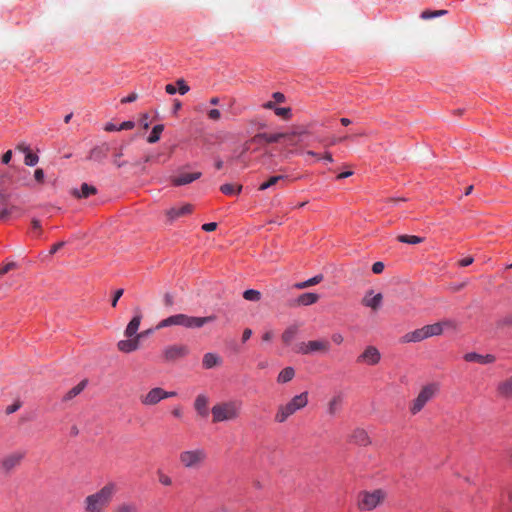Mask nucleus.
Listing matches in <instances>:
<instances>
[{
    "mask_svg": "<svg viewBox=\"0 0 512 512\" xmlns=\"http://www.w3.org/2000/svg\"><path fill=\"white\" fill-rule=\"evenodd\" d=\"M192 209L193 207L190 204H185L181 207H173L166 211V216L168 218V221L172 223L174 220L190 214L192 212Z\"/></svg>",
    "mask_w": 512,
    "mask_h": 512,
    "instance_id": "nucleus-17",
    "label": "nucleus"
},
{
    "mask_svg": "<svg viewBox=\"0 0 512 512\" xmlns=\"http://www.w3.org/2000/svg\"><path fill=\"white\" fill-rule=\"evenodd\" d=\"M425 329H426L428 338L433 337V336H439L443 333V326H442V324H440V322L430 324V325H425Z\"/></svg>",
    "mask_w": 512,
    "mask_h": 512,
    "instance_id": "nucleus-34",
    "label": "nucleus"
},
{
    "mask_svg": "<svg viewBox=\"0 0 512 512\" xmlns=\"http://www.w3.org/2000/svg\"><path fill=\"white\" fill-rule=\"evenodd\" d=\"M216 228H217V223H215V222H210V223H206V224L202 225V229L206 232H212V231L216 230Z\"/></svg>",
    "mask_w": 512,
    "mask_h": 512,
    "instance_id": "nucleus-58",
    "label": "nucleus"
},
{
    "mask_svg": "<svg viewBox=\"0 0 512 512\" xmlns=\"http://www.w3.org/2000/svg\"><path fill=\"white\" fill-rule=\"evenodd\" d=\"M190 353V349L185 344H172L166 346L162 351L163 361L173 363L185 358Z\"/></svg>",
    "mask_w": 512,
    "mask_h": 512,
    "instance_id": "nucleus-10",
    "label": "nucleus"
},
{
    "mask_svg": "<svg viewBox=\"0 0 512 512\" xmlns=\"http://www.w3.org/2000/svg\"><path fill=\"white\" fill-rule=\"evenodd\" d=\"M177 393L175 391H165L161 387H155L152 388L150 391H148L145 395H142L140 397V401L145 406H154L158 404L161 400L175 397Z\"/></svg>",
    "mask_w": 512,
    "mask_h": 512,
    "instance_id": "nucleus-11",
    "label": "nucleus"
},
{
    "mask_svg": "<svg viewBox=\"0 0 512 512\" xmlns=\"http://www.w3.org/2000/svg\"><path fill=\"white\" fill-rule=\"evenodd\" d=\"M25 457L24 451H13L0 458V472L7 476L20 466Z\"/></svg>",
    "mask_w": 512,
    "mask_h": 512,
    "instance_id": "nucleus-8",
    "label": "nucleus"
},
{
    "mask_svg": "<svg viewBox=\"0 0 512 512\" xmlns=\"http://www.w3.org/2000/svg\"><path fill=\"white\" fill-rule=\"evenodd\" d=\"M446 13H447L446 10H436V11L425 10L421 13V18L424 20H428V19H431L436 16L444 15Z\"/></svg>",
    "mask_w": 512,
    "mask_h": 512,
    "instance_id": "nucleus-42",
    "label": "nucleus"
},
{
    "mask_svg": "<svg viewBox=\"0 0 512 512\" xmlns=\"http://www.w3.org/2000/svg\"><path fill=\"white\" fill-rule=\"evenodd\" d=\"M275 114L284 119H288L291 116V109L286 107L275 108Z\"/></svg>",
    "mask_w": 512,
    "mask_h": 512,
    "instance_id": "nucleus-45",
    "label": "nucleus"
},
{
    "mask_svg": "<svg viewBox=\"0 0 512 512\" xmlns=\"http://www.w3.org/2000/svg\"><path fill=\"white\" fill-rule=\"evenodd\" d=\"M163 303L166 307H171L174 304V297L170 293H165Z\"/></svg>",
    "mask_w": 512,
    "mask_h": 512,
    "instance_id": "nucleus-55",
    "label": "nucleus"
},
{
    "mask_svg": "<svg viewBox=\"0 0 512 512\" xmlns=\"http://www.w3.org/2000/svg\"><path fill=\"white\" fill-rule=\"evenodd\" d=\"M497 394L503 399H512V375L500 381L497 385Z\"/></svg>",
    "mask_w": 512,
    "mask_h": 512,
    "instance_id": "nucleus-18",
    "label": "nucleus"
},
{
    "mask_svg": "<svg viewBox=\"0 0 512 512\" xmlns=\"http://www.w3.org/2000/svg\"><path fill=\"white\" fill-rule=\"evenodd\" d=\"M87 385V380H82L80 383H78L76 386H74L73 388H71L62 398V400L64 402H68L70 400H72L74 397H76L77 395H79L83 390L84 388L86 387Z\"/></svg>",
    "mask_w": 512,
    "mask_h": 512,
    "instance_id": "nucleus-29",
    "label": "nucleus"
},
{
    "mask_svg": "<svg viewBox=\"0 0 512 512\" xmlns=\"http://www.w3.org/2000/svg\"><path fill=\"white\" fill-rule=\"evenodd\" d=\"M473 261H474V259L472 257H466L459 261V265L462 267H466V266H469L470 264H472Z\"/></svg>",
    "mask_w": 512,
    "mask_h": 512,
    "instance_id": "nucleus-64",
    "label": "nucleus"
},
{
    "mask_svg": "<svg viewBox=\"0 0 512 512\" xmlns=\"http://www.w3.org/2000/svg\"><path fill=\"white\" fill-rule=\"evenodd\" d=\"M156 473L159 483L163 486H171L173 484L172 478L164 473L161 469H158Z\"/></svg>",
    "mask_w": 512,
    "mask_h": 512,
    "instance_id": "nucleus-40",
    "label": "nucleus"
},
{
    "mask_svg": "<svg viewBox=\"0 0 512 512\" xmlns=\"http://www.w3.org/2000/svg\"><path fill=\"white\" fill-rule=\"evenodd\" d=\"M272 97L274 98V100L277 102V103H282L285 101V96L284 94L280 93V92H275L273 93Z\"/></svg>",
    "mask_w": 512,
    "mask_h": 512,
    "instance_id": "nucleus-63",
    "label": "nucleus"
},
{
    "mask_svg": "<svg viewBox=\"0 0 512 512\" xmlns=\"http://www.w3.org/2000/svg\"><path fill=\"white\" fill-rule=\"evenodd\" d=\"M322 280H323V275L318 274V275L306 280L305 283H306L307 287H311V286L319 284L320 282H322Z\"/></svg>",
    "mask_w": 512,
    "mask_h": 512,
    "instance_id": "nucleus-48",
    "label": "nucleus"
},
{
    "mask_svg": "<svg viewBox=\"0 0 512 512\" xmlns=\"http://www.w3.org/2000/svg\"><path fill=\"white\" fill-rule=\"evenodd\" d=\"M467 362H476L480 364H490L495 361V356L492 354L481 355L475 352L467 353L464 356Z\"/></svg>",
    "mask_w": 512,
    "mask_h": 512,
    "instance_id": "nucleus-22",
    "label": "nucleus"
},
{
    "mask_svg": "<svg viewBox=\"0 0 512 512\" xmlns=\"http://www.w3.org/2000/svg\"><path fill=\"white\" fill-rule=\"evenodd\" d=\"M343 403V397L341 395L333 396L327 404V413L330 416H335L341 409Z\"/></svg>",
    "mask_w": 512,
    "mask_h": 512,
    "instance_id": "nucleus-26",
    "label": "nucleus"
},
{
    "mask_svg": "<svg viewBox=\"0 0 512 512\" xmlns=\"http://www.w3.org/2000/svg\"><path fill=\"white\" fill-rule=\"evenodd\" d=\"M201 172L193 173H182L178 176L173 177L172 183L174 186L187 185L201 177Z\"/></svg>",
    "mask_w": 512,
    "mask_h": 512,
    "instance_id": "nucleus-21",
    "label": "nucleus"
},
{
    "mask_svg": "<svg viewBox=\"0 0 512 512\" xmlns=\"http://www.w3.org/2000/svg\"><path fill=\"white\" fill-rule=\"evenodd\" d=\"M176 84L178 86V91L181 95L186 94L189 91V86L186 84V82L183 79H178L176 81Z\"/></svg>",
    "mask_w": 512,
    "mask_h": 512,
    "instance_id": "nucleus-47",
    "label": "nucleus"
},
{
    "mask_svg": "<svg viewBox=\"0 0 512 512\" xmlns=\"http://www.w3.org/2000/svg\"><path fill=\"white\" fill-rule=\"evenodd\" d=\"M122 156H123V146H121L120 149L118 151H116L113 156L112 162L117 168H122L127 164L126 161H122L120 159Z\"/></svg>",
    "mask_w": 512,
    "mask_h": 512,
    "instance_id": "nucleus-41",
    "label": "nucleus"
},
{
    "mask_svg": "<svg viewBox=\"0 0 512 512\" xmlns=\"http://www.w3.org/2000/svg\"><path fill=\"white\" fill-rule=\"evenodd\" d=\"M382 300L383 295L381 293L374 294L373 290H369L365 293L361 303L363 306L377 311L382 305Z\"/></svg>",
    "mask_w": 512,
    "mask_h": 512,
    "instance_id": "nucleus-13",
    "label": "nucleus"
},
{
    "mask_svg": "<svg viewBox=\"0 0 512 512\" xmlns=\"http://www.w3.org/2000/svg\"><path fill=\"white\" fill-rule=\"evenodd\" d=\"M384 267H385V266H384V263H383V262L378 261V262H375V263L372 265V271H373V273H375V274H380V273H382V272H383Z\"/></svg>",
    "mask_w": 512,
    "mask_h": 512,
    "instance_id": "nucleus-54",
    "label": "nucleus"
},
{
    "mask_svg": "<svg viewBox=\"0 0 512 512\" xmlns=\"http://www.w3.org/2000/svg\"><path fill=\"white\" fill-rule=\"evenodd\" d=\"M123 293H124V290H123V289H117V290L114 292V295H113V298H112V301H111V305H112V307H116L117 302H118V300L122 297Z\"/></svg>",
    "mask_w": 512,
    "mask_h": 512,
    "instance_id": "nucleus-53",
    "label": "nucleus"
},
{
    "mask_svg": "<svg viewBox=\"0 0 512 512\" xmlns=\"http://www.w3.org/2000/svg\"><path fill=\"white\" fill-rule=\"evenodd\" d=\"M242 402L239 400H231L215 404L212 409V422L219 423L224 421H233L237 419L241 413Z\"/></svg>",
    "mask_w": 512,
    "mask_h": 512,
    "instance_id": "nucleus-2",
    "label": "nucleus"
},
{
    "mask_svg": "<svg viewBox=\"0 0 512 512\" xmlns=\"http://www.w3.org/2000/svg\"><path fill=\"white\" fill-rule=\"evenodd\" d=\"M297 333H298V327L296 325L289 326L288 328L285 329V331L283 332V334L281 336L282 341L286 345H289L294 340Z\"/></svg>",
    "mask_w": 512,
    "mask_h": 512,
    "instance_id": "nucleus-31",
    "label": "nucleus"
},
{
    "mask_svg": "<svg viewBox=\"0 0 512 512\" xmlns=\"http://www.w3.org/2000/svg\"><path fill=\"white\" fill-rule=\"evenodd\" d=\"M142 334L131 337V339L120 340L117 343V348L124 353H130L136 351L140 346V339Z\"/></svg>",
    "mask_w": 512,
    "mask_h": 512,
    "instance_id": "nucleus-14",
    "label": "nucleus"
},
{
    "mask_svg": "<svg viewBox=\"0 0 512 512\" xmlns=\"http://www.w3.org/2000/svg\"><path fill=\"white\" fill-rule=\"evenodd\" d=\"M285 178H286V176H284V175H276V176H272V177H270L266 182H263V183L259 186L258 190H259V191H264V190H266V189H268V188H270V187H272V186L276 185L280 180H283V179H285Z\"/></svg>",
    "mask_w": 512,
    "mask_h": 512,
    "instance_id": "nucleus-36",
    "label": "nucleus"
},
{
    "mask_svg": "<svg viewBox=\"0 0 512 512\" xmlns=\"http://www.w3.org/2000/svg\"><path fill=\"white\" fill-rule=\"evenodd\" d=\"M439 387L436 383H430L422 387L418 396L412 401L410 412L415 415L437 394Z\"/></svg>",
    "mask_w": 512,
    "mask_h": 512,
    "instance_id": "nucleus-6",
    "label": "nucleus"
},
{
    "mask_svg": "<svg viewBox=\"0 0 512 512\" xmlns=\"http://www.w3.org/2000/svg\"><path fill=\"white\" fill-rule=\"evenodd\" d=\"M427 338L428 337H427L426 329H425V326H423L422 328L416 329L414 331L408 332L405 335H403L400 338V342L401 343H412V342L416 343V342L423 341Z\"/></svg>",
    "mask_w": 512,
    "mask_h": 512,
    "instance_id": "nucleus-16",
    "label": "nucleus"
},
{
    "mask_svg": "<svg viewBox=\"0 0 512 512\" xmlns=\"http://www.w3.org/2000/svg\"><path fill=\"white\" fill-rule=\"evenodd\" d=\"M135 127V123L133 121H125L118 126V129L121 130H130Z\"/></svg>",
    "mask_w": 512,
    "mask_h": 512,
    "instance_id": "nucleus-57",
    "label": "nucleus"
},
{
    "mask_svg": "<svg viewBox=\"0 0 512 512\" xmlns=\"http://www.w3.org/2000/svg\"><path fill=\"white\" fill-rule=\"evenodd\" d=\"M11 158H12V151L11 150L6 151L2 156V163L8 164L10 162Z\"/></svg>",
    "mask_w": 512,
    "mask_h": 512,
    "instance_id": "nucleus-62",
    "label": "nucleus"
},
{
    "mask_svg": "<svg viewBox=\"0 0 512 512\" xmlns=\"http://www.w3.org/2000/svg\"><path fill=\"white\" fill-rule=\"evenodd\" d=\"M169 326H177V314L169 316V317L161 320L157 324V329H161V328H165V327H169Z\"/></svg>",
    "mask_w": 512,
    "mask_h": 512,
    "instance_id": "nucleus-39",
    "label": "nucleus"
},
{
    "mask_svg": "<svg viewBox=\"0 0 512 512\" xmlns=\"http://www.w3.org/2000/svg\"><path fill=\"white\" fill-rule=\"evenodd\" d=\"M208 403L209 399L204 394H199L194 401V409L202 418H206L208 416Z\"/></svg>",
    "mask_w": 512,
    "mask_h": 512,
    "instance_id": "nucleus-19",
    "label": "nucleus"
},
{
    "mask_svg": "<svg viewBox=\"0 0 512 512\" xmlns=\"http://www.w3.org/2000/svg\"><path fill=\"white\" fill-rule=\"evenodd\" d=\"M440 324H442L443 330L444 329H456V327H457V323L454 320H450V319L441 321Z\"/></svg>",
    "mask_w": 512,
    "mask_h": 512,
    "instance_id": "nucleus-52",
    "label": "nucleus"
},
{
    "mask_svg": "<svg viewBox=\"0 0 512 512\" xmlns=\"http://www.w3.org/2000/svg\"><path fill=\"white\" fill-rule=\"evenodd\" d=\"M31 226H32V232H33L34 236L39 237L42 234V227H41L40 221L37 219H32Z\"/></svg>",
    "mask_w": 512,
    "mask_h": 512,
    "instance_id": "nucleus-44",
    "label": "nucleus"
},
{
    "mask_svg": "<svg viewBox=\"0 0 512 512\" xmlns=\"http://www.w3.org/2000/svg\"><path fill=\"white\" fill-rule=\"evenodd\" d=\"M381 360V353L375 346H367L364 351L357 357L356 362L366 365H377Z\"/></svg>",
    "mask_w": 512,
    "mask_h": 512,
    "instance_id": "nucleus-12",
    "label": "nucleus"
},
{
    "mask_svg": "<svg viewBox=\"0 0 512 512\" xmlns=\"http://www.w3.org/2000/svg\"><path fill=\"white\" fill-rule=\"evenodd\" d=\"M134 311H135V316L128 323V325L125 329V332H124L125 336L128 338H131L133 336L135 337L136 335H139L137 333V331H138L140 323H141L142 314H141V310L139 307H136Z\"/></svg>",
    "mask_w": 512,
    "mask_h": 512,
    "instance_id": "nucleus-15",
    "label": "nucleus"
},
{
    "mask_svg": "<svg viewBox=\"0 0 512 512\" xmlns=\"http://www.w3.org/2000/svg\"><path fill=\"white\" fill-rule=\"evenodd\" d=\"M207 116L212 121H218L221 118V112L218 109H211L208 111Z\"/></svg>",
    "mask_w": 512,
    "mask_h": 512,
    "instance_id": "nucleus-49",
    "label": "nucleus"
},
{
    "mask_svg": "<svg viewBox=\"0 0 512 512\" xmlns=\"http://www.w3.org/2000/svg\"><path fill=\"white\" fill-rule=\"evenodd\" d=\"M17 264L15 262H9L7 263L6 265H4L1 269H0V276H3L5 275L6 273H8L10 270L16 268Z\"/></svg>",
    "mask_w": 512,
    "mask_h": 512,
    "instance_id": "nucleus-50",
    "label": "nucleus"
},
{
    "mask_svg": "<svg viewBox=\"0 0 512 512\" xmlns=\"http://www.w3.org/2000/svg\"><path fill=\"white\" fill-rule=\"evenodd\" d=\"M164 130V126L162 124L155 125L147 138L149 143H156L160 139V135Z\"/></svg>",
    "mask_w": 512,
    "mask_h": 512,
    "instance_id": "nucleus-37",
    "label": "nucleus"
},
{
    "mask_svg": "<svg viewBox=\"0 0 512 512\" xmlns=\"http://www.w3.org/2000/svg\"><path fill=\"white\" fill-rule=\"evenodd\" d=\"M220 191L225 195L239 194L242 191V185L226 183L221 185Z\"/></svg>",
    "mask_w": 512,
    "mask_h": 512,
    "instance_id": "nucleus-33",
    "label": "nucleus"
},
{
    "mask_svg": "<svg viewBox=\"0 0 512 512\" xmlns=\"http://www.w3.org/2000/svg\"><path fill=\"white\" fill-rule=\"evenodd\" d=\"M222 362L221 358L215 353H206L203 356L202 365L205 369H211L215 366L220 365Z\"/></svg>",
    "mask_w": 512,
    "mask_h": 512,
    "instance_id": "nucleus-28",
    "label": "nucleus"
},
{
    "mask_svg": "<svg viewBox=\"0 0 512 512\" xmlns=\"http://www.w3.org/2000/svg\"><path fill=\"white\" fill-rule=\"evenodd\" d=\"M385 498V493L381 489L372 492H362L358 496V507L363 511H370L376 508Z\"/></svg>",
    "mask_w": 512,
    "mask_h": 512,
    "instance_id": "nucleus-7",
    "label": "nucleus"
},
{
    "mask_svg": "<svg viewBox=\"0 0 512 512\" xmlns=\"http://www.w3.org/2000/svg\"><path fill=\"white\" fill-rule=\"evenodd\" d=\"M243 297L245 300L257 302L261 299V293L258 290L248 289L244 291Z\"/></svg>",
    "mask_w": 512,
    "mask_h": 512,
    "instance_id": "nucleus-38",
    "label": "nucleus"
},
{
    "mask_svg": "<svg viewBox=\"0 0 512 512\" xmlns=\"http://www.w3.org/2000/svg\"><path fill=\"white\" fill-rule=\"evenodd\" d=\"M117 492V484L113 481L107 482L101 489L85 497L84 512H105Z\"/></svg>",
    "mask_w": 512,
    "mask_h": 512,
    "instance_id": "nucleus-1",
    "label": "nucleus"
},
{
    "mask_svg": "<svg viewBox=\"0 0 512 512\" xmlns=\"http://www.w3.org/2000/svg\"><path fill=\"white\" fill-rule=\"evenodd\" d=\"M308 404V393L303 392L294 396L288 403L280 405L275 414L277 423H284L290 416Z\"/></svg>",
    "mask_w": 512,
    "mask_h": 512,
    "instance_id": "nucleus-3",
    "label": "nucleus"
},
{
    "mask_svg": "<svg viewBox=\"0 0 512 512\" xmlns=\"http://www.w3.org/2000/svg\"><path fill=\"white\" fill-rule=\"evenodd\" d=\"M295 376V370L292 367H286L279 373L277 377L278 383H287Z\"/></svg>",
    "mask_w": 512,
    "mask_h": 512,
    "instance_id": "nucleus-32",
    "label": "nucleus"
},
{
    "mask_svg": "<svg viewBox=\"0 0 512 512\" xmlns=\"http://www.w3.org/2000/svg\"><path fill=\"white\" fill-rule=\"evenodd\" d=\"M215 320V315H209L205 317L189 316L188 329L201 328L208 323L214 322Z\"/></svg>",
    "mask_w": 512,
    "mask_h": 512,
    "instance_id": "nucleus-23",
    "label": "nucleus"
},
{
    "mask_svg": "<svg viewBox=\"0 0 512 512\" xmlns=\"http://www.w3.org/2000/svg\"><path fill=\"white\" fill-rule=\"evenodd\" d=\"M330 342L326 339L311 340L308 342H299L295 345L294 351L302 355H312L316 353L326 354L330 351Z\"/></svg>",
    "mask_w": 512,
    "mask_h": 512,
    "instance_id": "nucleus-5",
    "label": "nucleus"
},
{
    "mask_svg": "<svg viewBox=\"0 0 512 512\" xmlns=\"http://www.w3.org/2000/svg\"><path fill=\"white\" fill-rule=\"evenodd\" d=\"M96 192V187L83 183L80 189L75 188L71 193L76 198H88L89 196L96 194Z\"/></svg>",
    "mask_w": 512,
    "mask_h": 512,
    "instance_id": "nucleus-24",
    "label": "nucleus"
},
{
    "mask_svg": "<svg viewBox=\"0 0 512 512\" xmlns=\"http://www.w3.org/2000/svg\"><path fill=\"white\" fill-rule=\"evenodd\" d=\"M207 460V453L204 448L183 450L179 454V462L183 468L188 470L200 469Z\"/></svg>",
    "mask_w": 512,
    "mask_h": 512,
    "instance_id": "nucleus-4",
    "label": "nucleus"
},
{
    "mask_svg": "<svg viewBox=\"0 0 512 512\" xmlns=\"http://www.w3.org/2000/svg\"><path fill=\"white\" fill-rule=\"evenodd\" d=\"M110 151V147L108 143H102L99 146L91 149L89 154V159L95 160L97 162H102L108 155Z\"/></svg>",
    "mask_w": 512,
    "mask_h": 512,
    "instance_id": "nucleus-20",
    "label": "nucleus"
},
{
    "mask_svg": "<svg viewBox=\"0 0 512 512\" xmlns=\"http://www.w3.org/2000/svg\"><path fill=\"white\" fill-rule=\"evenodd\" d=\"M159 158H160L159 154L158 155L149 154V155L145 156L144 162L145 163L159 162Z\"/></svg>",
    "mask_w": 512,
    "mask_h": 512,
    "instance_id": "nucleus-60",
    "label": "nucleus"
},
{
    "mask_svg": "<svg viewBox=\"0 0 512 512\" xmlns=\"http://www.w3.org/2000/svg\"><path fill=\"white\" fill-rule=\"evenodd\" d=\"M319 300V295L316 293H303L298 296L295 300V305L298 306H309L316 303Z\"/></svg>",
    "mask_w": 512,
    "mask_h": 512,
    "instance_id": "nucleus-27",
    "label": "nucleus"
},
{
    "mask_svg": "<svg viewBox=\"0 0 512 512\" xmlns=\"http://www.w3.org/2000/svg\"><path fill=\"white\" fill-rule=\"evenodd\" d=\"M397 240L402 243L416 245L422 243L424 238L415 235H398Z\"/></svg>",
    "mask_w": 512,
    "mask_h": 512,
    "instance_id": "nucleus-35",
    "label": "nucleus"
},
{
    "mask_svg": "<svg viewBox=\"0 0 512 512\" xmlns=\"http://www.w3.org/2000/svg\"><path fill=\"white\" fill-rule=\"evenodd\" d=\"M351 440L361 446H366L370 443L367 432L362 428H356L351 434Z\"/></svg>",
    "mask_w": 512,
    "mask_h": 512,
    "instance_id": "nucleus-25",
    "label": "nucleus"
},
{
    "mask_svg": "<svg viewBox=\"0 0 512 512\" xmlns=\"http://www.w3.org/2000/svg\"><path fill=\"white\" fill-rule=\"evenodd\" d=\"M305 133H306V131L301 130V129H293L291 131L273 133V134L258 133L251 139V142L260 143V142L264 141L266 143H277L280 140H282V138H291L292 136H302Z\"/></svg>",
    "mask_w": 512,
    "mask_h": 512,
    "instance_id": "nucleus-9",
    "label": "nucleus"
},
{
    "mask_svg": "<svg viewBox=\"0 0 512 512\" xmlns=\"http://www.w3.org/2000/svg\"><path fill=\"white\" fill-rule=\"evenodd\" d=\"M189 315L177 314V326L188 328Z\"/></svg>",
    "mask_w": 512,
    "mask_h": 512,
    "instance_id": "nucleus-46",
    "label": "nucleus"
},
{
    "mask_svg": "<svg viewBox=\"0 0 512 512\" xmlns=\"http://www.w3.org/2000/svg\"><path fill=\"white\" fill-rule=\"evenodd\" d=\"M39 161V157L31 151L25 155L24 163L27 166H35Z\"/></svg>",
    "mask_w": 512,
    "mask_h": 512,
    "instance_id": "nucleus-43",
    "label": "nucleus"
},
{
    "mask_svg": "<svg viewBox=\"0 0 512 512\" xmlns=\"http://www.w3.org/2000/svg\"><path fill=\"white\" fill-rule=\"evenodd\" d=\"M332 341L335 343V344H341L343 341H344V337L340 334V333H334L332 335Z\"/></svg>",
    "mask_w": 512,
    "mask_h": 512,
    "instance_id": "nucleus-61",
    "label": "nucleus"
},
{
    "mask_svg": "<svg viewBox=\"0 0 512 512\" xmlns=\"http://www.w3.org/2000/svg\"><path fill=\"white\" fill-rule=\"evenodd\" d=\"M139 505L135 502H122L118 504L113 512H139Z\"/></svg>",
    "mask_w": 512,
    "mask_h": 512,
    "instance_id": "nucleus-30",
    "label": "nucleus"
},
{
    "mask_svg": "<svg viewBox=\"0 0 512 512\" xmlns=\"http://www.w3.org/2000/svg\"><path fill=\"white\" fill-rule=\"evenodd\" d=\"M137 98H138L137 93L133 92V93L129 94L127 97L123 98L121 100V102L122 103H132V102L136 101Z\"/></svg>",
    "mask_w": 512,
    "mask_h": 512,
    "instance_id": "nucleus-59",
    "label": "nucleus"
},
{
    "mask_svg": "<svg viewBox=\"0 0 512 512\" xmlns=\"http://www.w3.org/2000/svg\"><path fill=\"white\" fill-rule=\"evenodd\" d=\"M34 178L38 183L42 184L44 182V178H45L43 169H41V168L36 169L34 171Z\"/></svg>",
    "mask_w": 512,
    "mask_h": 512,
    "instance_id": "nucleus-51",
    "label": "nucleus"
},
{
    "mask_svg": "<svg viewBox=\"0 0 512 512\" xmlns=\"http://www.w3.org/2000/svg\"><path fill=\"white\" fill-rule=\"evenodd\" d=\"M15 208H16L15 206H12V207H10V208L5 207V208L1 209V210H0V218H1V219H7V218L10 216L11 212H12Z\"/></svg>",
    "mask_w": 512,
    "mask_h": 512,
    "instance_id": "nucleus-56",
    "label": "nucleus"
}]
</instances>
